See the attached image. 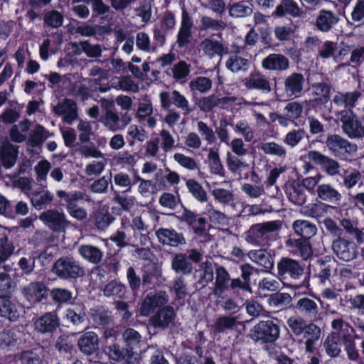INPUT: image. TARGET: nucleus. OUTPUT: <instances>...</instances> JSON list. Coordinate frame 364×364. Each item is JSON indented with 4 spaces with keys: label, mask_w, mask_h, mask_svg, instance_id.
Wrapping results in <instances>:
<instances>
[{
    "label": "nucleus",
    "mask_w": 364,
    "mask_h": 364,
    "mask_svg": "<svg viewBox=\"0 0 364 364\" xmlns=\"http://www.w3.org/2000/svg\"><path fill=\"white\" fill-rule=\"evenodd\" d=\"M100 103L102 109L100 122L106 129L112 132H120L132 122V116L127 112L119 114L114 109V100L101 98Z\"/></svg>",
    "instance_id": "obj_1"
},
{
    "label": "nucleus",
    "mask_w": 364,
    "mask_h": 364,
    "mask_svg": "<svg viewBox=\"0 0 364 364\" xmlns=\"http://www.w3.org/2000/svg\"><path fill=\"white\" fill-rule=\"evenodd\" d=\"M287 325L292 333L296 336L303 335L305 341V350L312 353L314 345L321 336L320 328L314 323H306V321L300 316H291L288 318Z\"/></svg>",
    "instance_id": "obj_2"
},
{
    "label": "nucleus",
    "mask_w": 364,
    "mask_h": 364,
    "mask_svg": "<svg viewBox=\"0 0 364 364\" xmlns=\"http://www.w3.org/2000/svg\"><path fill=\"white\" fill-rule=\"evenodd\" d=\"M282 227L280 220H272L251 225L245 232V242L255 247L266 245L270 234L279 232Z\"/></svg>",
    "instance_id": "obj_3"
},
{
    "label": "nucleus",
    "mask_w": 364,
    "mask_h": 364,
    "mask_svg": "<svg viewBox=\"0 0 364 364\" xmlns=\"http://www.w3.org/2000/svg\"><path fill=\"white\" fill-rule=\"evenodd\" d=\"M50 272L63 279H77L85 275V268L73 257H63L57 259Z\"/></svg>",
    "instance_id": "obj_4"
},
{
    "label": "nucleus",
    "mask_w": 364,
    "mask_h": 364,
    "mask_svg": "<svg viewBox=\"0 0 364 364\" xmlns=\"http://www.w3.org/2000/svg\"><path fill=\"white\" fill-rule=\"evenodd\" d=\"M326 146L328 151L336 158L347 159L353 156L358 151L355 144L350 142L339 134H331L326 136Z\"/></svg>",
    "instance_id": "obj_5"
},
{
    "label": "nucleus",
    "mask_w": 364,
    "mask_h": 364,
    "mask_svg": "<svg viewBox=\"0 0 364 364\" xmlns=\"http://www.w3.org/2000/svg\"><path fill=\"white\" fill-rule=\"evenodd\" d=\"M279 326L273 321H261L254 326L250 336L255 341L273 343L279 337Z\"/></svg>",
    "instance_id": "obj_6"
},
{
    "label": "nucleus",
    "mask_w": 364,
    "mask_h": 364,
    "mask_svg": "<svg viewBox=\"0 0 364 364\" xmlns=\"http://www.w3.org/2000/svg\"><path fill=\"white\" fill-rule=\"evenodd\" d=\"M305 83L304 76L299 73H293L286 77L281 93L276 90L277 95L281 100H289L301 95Z\"/></svg>",
    "instance_id": "obj_7"
},
{
    "label": "nucleus",
    "mask_w": 364,
    "mask_h": 364,
    "mask_svg": "<svg viewBox=\"0 0 364 364\" xmlns=\"http://www.w3.org/2000/svg\"><path fill=\"white\" fill-rule=\"evenodd\" d=\"M277 275L284 279L299 280L304 274V265L299 261L283 257L277 262Z\"/></svg>",
    "instance_id": "obj_8"
},
{
    "label": "nucleus",
    "mask_w": 364,
    "mask_h": 364,
    "mask_svg": "<svg viewBox=\"0 0 364 364\" xmlns=\"http://www.w3.org/2000/svg\"><path fill=\"white\" fill-rule=\"evenodd\" d=\"M169 296L165 291H155L147 294L144 298L140 309V314L143 316H149L155 309L162 308L168 304Z\"/></svg>",
    "instance_id": "obj_9"
},
{
    "label": "nucleus",
    "mask_w": 364,
    "mask_h": 364,
    "mask_svg": "<svg viewBox=\"0 0 364 364\" xmlns=\"http://www.w3.org/2000/svg\"><path fill=\"white\" fill-rule=\"evenodd\" d=\"M341 122L343 132L350 139H361L364 136V126L353 112L341 111Z\"/></svg>",
    "instance_id": "obj_10"
},
{
    "label": "nucleus",
    "mask_w": 364,
    "mask_h": 364,
    "mask_svg": "<svg viewBox=\"0 0 364 364\" xmlns=\"http://www.w3.org/2000/svg\"><path fill=\"white\" fill-rule=\"evenodd\" d=\"M193 26V21L189 13L186 9L183 8L181 21L176 39L178 48H185L191 43L193 38L192 29Z\"/></svg>",
    "instance_id": "obj_11"
},
{
    "label": "nucleus",
    "mask_w": 364,
    "mask_h": 364,
    "mask_svg": "<svg viewBox=\"0 0 364 364\" xmlns=\"http://www.w3.org/2000/svg\"><path fill=\"white\" fill-rule=\"evenodd\" d=\"M176 316L173 306L166 305L159 310L149 318V323L154 328L164 330L171 324Z\"/></svg>",
    "instance_id": "obj_12"
},
{
    "label": "nucleus",
    "mask_w": 364,
    "mask_h": 364,
    "mask_svg": "<svg viewBox=\"0 0 364 364\" xmlns=\"http://www.w3.org/2000/svg\"><path fill=\"white\" fill-rule=\"evenodd\" d=\"M91 311V316L95 323L105 329V337L107 338L111 337L114 334V326L111 311L102 307L92 309Z\"/></svg>",
    "instance_id": "obj_13"
},
{
    "label": "nucleus",
    "mask_w": 364,
    "mask_h": 364,
    "mask_svg": "<svg viewBox=\"0 0 364 364\" xmlns=\"http://www.w3.org/2000/svg\"><path fill=\"white\" fill-rule=\"evenodd\" d=\"M308 158L316 164L319 165L331 176L339 174L340 164L333 159L323 155L318 151H310Z\"/></svg>",
    "instance_id": "obj_14"
},
{
    "label": "nucleus",
    "mask_w": 364,
    "mask_h": 364,
    "mask_svg": "<svg viewBox=\"0 0 364 364\" xmlns=\"http://www.w3.org/2000/svg\"><path fill=\"white\" fill-rule=\"evenodd\" d=\"M272 15L277 18L289 16L294 18H300L304 16L305 11L294 0H281Z\"/></svg>",
    "instance_id": "obj_15"
},
{
    "label": "nucleus",
    "mask_w": 364,
    "mask_h": 364,
    "mask_svg": "<svg viewBox=\"0 0 364 364\" xmlns=\"http://www.w3.org/2000/svg\"><path fill=\"white\" fill-rule=\"evenodd\" d=\"M285 246L294 255H299L304 260H307L313 255L310 240L289 237Z\"/></svg>",
    "instance_id": "obj_16"
},
{
    "label": "nucleus",
    "mask_w": 364,
    "mask_h": 364,
    "mask_svg": "<svg viewBox=\"0 0 364 364\" xmlns=\"http://www.w3.org/2000/svg\"><path fill=\"white\" fill-rule=\"evenodd\" d=\"M156 235L164 245L177 247L186 244L184 235L172 228H159L156 231Z\"/></svg>",
    "instance_id": "obj_17"
},
{
    "label": "nucleus",
    "mask_w": 364,
    "mask_h": 364,
    "mask_svg": "<svg viewBox=\"0 0 364 364\" xmlns=\"http://www.w3.org/2000/svg\"><path fill=\"white\" fill-rule=\"evenodd\" d=\"M199 47L203 53L210 59L216 56L221 58L229 53L228 47L221 41L210 38L203 39L200 43Z\"/></svg>",
    "instance_id": "obj_18"
},
{
    "label": "nucleus",
    "mask_w": 364,
    "mask_h": 364,
    "mask_svg": "<svg viewBox=\"0 0 364 364\" xmlns=\"http://www.w3.org/2000/svg\"><path fill=\"white\" fill-rule=\"evenodd\" d=\"M332 249L336 256L343 261L348 262L356 257L355 245L342 237L333 241Z\"/></svg>",
    "instance_id": "obj_19"
},
{
    "label": "nucleus",
    "mask_w": 364,
    "mask_h": 364,
    "mask_svg": "<svg viewBox=\"0 0 364 364\" xmlns=\"http://www.w3.org/2000/svg\"><path fill=\"white\" fill-rule=\"evenodd\" d=\"M262 68L269 71L284 72L289 68V58L283 54L272 53L262 60Z\"/></svg>",
    "instance_id": "obj_20"
},
{
    "label": "nucleus",
    "mask_w": 364,
    "mask_h": 364,
    "mask_svg": "<svg viewBox=\"0 0 364 364\" xmlns=\"http://www.w3.org/2000/svg\"><path fill=\"white\" fill-rule=\"evenodd\" d=\"M318 301H320L318 297H315L314 299L306 296L301 297L297 301L295 309L304 316L316 319L320 315Z\"/></svg>",
    "instance_id": "obj_21"
},
{
    "label": "nucleus",
    "mask_w": 364,
    "mask_h": 364,
    "mask_svg": "<svg viewBox=\"0 0 364 364\" xmlns=\"http://www.w3.org/2000/svg\"><path fill=\"white\" fill-rule=\"evenodd\" d=\"M99 337L93 331L84 333L77 340V346L80 351L85 355H92L99 350Z\"/></svg>",
    "instance_id": "obj_22"
},
{
    "label": "nucleus",
    "mask_w": 364,
    "mask_h": 364,
    "mask_svg": "<svg viewBox=\"0 0 364 364\" xmlns=\"http://www.w3.org/2000/svg\"><path fill=\"white\" fill-rule=\"evenodd\" d=\"M53 112L56 114L63 115V121L68 124H71L78 117L77 105L70 99H65L63 102L54 106Z\"/></svg>",
    "instance_id": "obj_23"
},
{
    "label": "nucleus",
    "mask_w": 364,
    "mask_h": 364,
    "mask_svg": "<svg viewBox=\"0 0 364 364\" xmlns=\"http://www.w3.org/2000/svg\"><path fill=\"white\" fill-rule=\"evenodd\" d=\"M196 274H198V280L194 284V287L197 291H199L206 287L209 283L213 281L214 268L213 262L210 260L202 262Z\"/></svg>",
    "instance_id": "obj_24"
},
{
    "label": "nucleus",
    "mask_w": 364,
    "mask_h": 364,
    "mask_svg": "<svg viewBox=\"0 0 364 364\" xmlns=\"http://www.w3.org/2000/svg\"><path fill=\"white\" fill-rule=\"evenodd\" d=\"M361 97V92L358 90L353 92H338L333 99V102L338 107L345 108L347 112H352L355 103Z\"/></svg>",
    "instance_id": "obj_25"
},
{
    "label": "nucleus",
    "mask_w": 364,
    "mask_h": 364,
    "mask_svg": "<svg viewBox=\"0 0 364 364\" xmlns=\"http://www.w3.org/2000/svg\"><path fill=\"white\" fill-rule=\"evenodd\" d=\"M244 85L249 90H259L264 93L272 91L269 80L259 72L252 73L248 78L245 80Z\"/></svg>",
    "instance_id": "obj_26"
},
{
    "label": "nucleus",
    "mask_w": 364,
    "mask_h": 364,
    "mask_svg": "<svg viewBox=\"0 0 364 364\" xmlns=\"http://www.w3.org/2000/svg\"><path fill=\"white\" fill-rule=\"evenodd\" d=\"M171 269L176 274L189 275L193 272L192 262L188 260L186 253L179 252L174 254L171 261Z\"/></svg>",
    "instance_id": "obj_27"
},
{
    "label": "nucleus",
    "mask_w": 364,
    "mask_h": 364,
    "mask_svg": "<svg viewBox=\"0 0 364 364\" xmlns=\"http://www.w3.org/2000/svg\"><path fill=\"white\" fill-rule=\"evenodd\" d=\"M215 274V282L213 292L215 296H220L229 289L231 278L229 272L223 266H217Z\"/></svg>",
    "instance_id": "obj_28"
},
{
    "label": "nucleus",
    "mask_w": 364,
    "mask_h": 364,
    "mask_svg": "<svg viewBox=\"0 0 364 364\" xmlns=\"http://www.w3.org/2000/svg\"><path fill=\"white\" fill-rule=\"evenodd\" d=\"M247 257L254 263L264 269L271 270L274 267V259L265 249L252 250L248 252Z\"/></svg>",
    "instance_id": "obj_29"
},
{
    "label": "nucleus",
    "mask_w": 364,
    "mask_h": 364,
    "mask_svg": "<svg viewBox=\"0 0 364 364\" xmlns=\"http://www.w3.org/2000/svg\"><path fill=\"white\" fill-rule=\"evenodd\" d=\"M17 156V146L9 142H4L0 146V161L5 168H11L14 166Z\"/></svg>",
    "instance_id": "obj_30"
},
{
    "label": "nucleus",
    "mask_w": 364,
    "mask_h": 364,
    "mask_svg": "<svg viewBox=\"0 0 364 364\" xmlns=\"http://www.w3.org/2000/svg\"><path fill=\"white\" fill-rule=\"evenodd\" d=\"M338 21V17L333 12L322 9L316 17V26L321 32H328Z\"/></svg>",
    "instance_id": "obj_31"
},
{
    "label": "nucleus",
    "mask_w": 364,
    "mask_h": 364,
    "mask_svg": "<svg viewBox=\"0 0 364 364\" xmlns=\"http://www.w3.org/2000/svg\"><path fill=\"white\" fill-rule=\"evenodd\" d=\"M292 229L299 238L310 240L317 232L315 224L306 220H296L292 223Z\"/></svg>",
    "instance_id": "obj_32"
},
{
    "label": "nucleus",
    "mask_w": 364,
    "mask_h": 364,
    "mask_svg": "<svg viewBox=\"0 0 364 364\" xmlns=\"http://www.w3.org/2000/svg\"><path fill=\"white\" fill-rule=\"evenodd\" d=\"M316 194L321 200L335 205H338L341 199V194L330 184L318 186Z\"/></svg>",
    "instance_id": "obj_33"
},
{
    "label": "nucleus",
    "mask_w": 364,
    "mask_h": 364,
    "mask_svg": "<svg viewBox=\"0 0 364 364\" xmlns=\"http://www.w3.org/2000/svg\"><path fill=\"white\" fill-rule=\"evenodd\" d=\"M249 67L250 60L237 54H231L225 61V68L232 73H246Z\"/></svg>",
    "instance_id": "obj_34"
},
{
    "label": "nucleus",
    "mask_w": 364,
    "mask_h": 364,
    "mask_svg": "<svg viewBox=\"0 0 364 364\" xmlns=\"http://www.w3.org/2000/svg\"><path fill=\"white\" fill-rule=\"evenodd\" d=\"M314 102L317 105H324L330 100L331 85L325 82L312 85Z\"/></svg>",
    "instance_id": "obj_35"
},
{
    "label": "nucleus",
    "mask_w": 364,
    "mask_h": 364,
    "mask_svg": "<svg viewBox=\"0 0 364 364\" xmlns=\"http://www.w3.org/2000/svg\"><path fill=\"white\" fill-rule=\"evenodd\" d=\"M78 253L86 261L93 264L100 263L103 258V252L92 245H82L78 248Z\"/></svg>",
    "instance_id": "obj_36"
},
{
    "label": "nucleus",
    "mask_w": 364,
    "mask_h": 364,
    "mask_svg": "<svg viewBox=\"0 0 364 364\" xmlns=\"http://www.w3.org/2000/svg\"><path fill=\"white\" fill-rule=\"evenodd\" d=\"M47 225L55 232H63L68 223L63 212L52 210L47 211Z\"/></svg>",
    "instance_id": "obj_37"
},
{
    "label": "nucleus",
    "mask_w": 364,
    "mask_h": 364,
    "mask_svg": "<svg viewBox=\"0 0 364 364\" xmlns=\"http://www.w3.org/2000/svg\"><path fill=\"white\" fill-rule=\"evenodd\" d=\"M22 293L31 302L40 301L46 293V287L43 282H31L23 288Z\"/></svg>",
    "instance_id": "obj_38"
},
{
    "label": "nucleus",
    "mask_w": 364,
    "mask_h": 364,
    "mask_svg": "<svg viewBox=\"0 0 364 364\" xmlns=\"http://www.w3.org/2000/svg\"><path fill=\"white\" fill-rule=\"evenodd\" d=\"M331 328L333 331L328 335L329 336H336L338 339L343 341H349L352 337L349 333V325L342 318H335L331 321Z\"/></svg>",
    "instance_id": "obj_39"
},
{
    "label": "nucleus",
    "mask_w": 364,
    "mask_h": 364,
    "mask_svg": "<svg viewBox=\"0 0 364 364\" xmlns=\"http://www.w3.org/2000/svg\"><path fill=\"white\" fill-rule=\"evenodd\" d=\"M66 317L68 320L75 326L82 327L86 318L85 306L82 304H77L67 309Z\"/></svg>",
    "instance_id": "obj_40"
},
{
    "label": "nucleus",
    "mask_w": 364,
    "mask_h": 364,
    "mask_svg": "<svg viewBox=\"0 0 364 364\" xmlns=\"http://www.w3.org/2000/svg\"><path fill=\"white\" fill-rule=\"evenodd\" d=\"M0 315L11 321L16 320L18 312L16 304L6 295H0Z\"/></svg>",
    "instance_id": "obj_41"
},
{
    "label": "nucleus",
    "mask_w": 364,
    "mask_h": 364,
    "mask_svg": "<svg viewBox=\"0 0 364 364\" xmlns=\"http://www.w3.org/2000/svg\"><path fill=\"white\" fill-rule=\"evenodd\" d=\"M126 287L117 280H112L107 283L103 289V294L107 297H114L119 299L126 297Z\"/></svg>",
    "instance_id": "obj_42"
},
{
    "label": "nucleus",
    "mask_w": 364,
    "mask_h": 364,
    "mask_svg": "<svg viewBox=\"0 0 364 364\" xmlns=\"http://www.w3.org/2000/svg\"><path fill=\"white\" fill-rule=\"evenodd\" d=\"M289 200L298 205H302L306 200L304 189L299 183H292L286 188Z\"/></svg>",
    "instance_id": "obj_43"
},
{
    "label": "nucleus",
    "mask_w": 364,
    "mask_h": 364,
    "mask_svg": "<svg viewBox=\"0 0 364 364\" xmlns=\"http://www.w3.org/2000/svg\"><path fill=\"white\" fill-rule=\"evenodd\" d=\"M291 300L289 293L277 291L269 295L267 302L273 308L284 309L291 304Z\"/></svg>",
    "instance_id": "obj_44"
},
{
    "label": "nucleus",
    "mask_w": 364,
    "mask_h": 364,
    "mask_svg": "<svg viewBox=\"0 0 364 364\" xmlns=\"http://www.w3.org/2000/svg\"><path fill=\"white\" fill-rule=\"evenodd\" d=\"M186 186L193 197L200 203L208 200V194L203 187L194 179H186Z\"/></svg>",
    "instance_id": "obj_45"
},
{
    "label": "nucleus",
    "mask_w": 364,
    "mask_h": 364,
    "mask_svg": "<svg viewBox=\"0 0 364 364\" xmlns=\"http://www.w3.org/2000/svg\"><path fill=\"white\" fill-rule=\"evenodd\" d=\"M229 15L233 18H245L250 16L252 8L245 1H241L230 5L228 8Z\"/></svg>",
    "instance_id": "obj_46"
},
{
    "label": "nucleus",
    "mask_w": 364,
    "mask_h": 364,
    "mask_svg": "<svg viewBox=\"0 0 364 364\" xmlns=\"http://www.w3.org/2000/svg\"><path fill=\"white\" fill-rule=\"evenodd\" d=\"M237 323L236 317L223 316L216 319L213 328L215 333H225L228 330L233 329Z\"/></svg>",
    "instance_id": "obj_47"
},
{
    "label": "nucleus",
    "mask_w": 364,
    "mask_h": 364,
    "mask_svg": "<svg viewBox=\"0 0 364 364\" xmlns=\"http://www.w3.org/2000/svg\"><path fill=\"white\" fill-rule=\"evenodd\" d=\"M134 14L135 17L139 18L141 21L146 24L151 21L152 17V6L149 1L145 0L134 8Z\"/></svg>",
    "instance_id": "obj_48"
},
{
    "label": "nucleus",
    "mask_w": 364,
    "mask_h": 364,
    "mask_svg": "<svg viewBox=\"0 0 364 364\" xmlns=\"http://www.w3.org/2000/svg\"><path fill=\"white\" fill-rule=\"evenodd\" d=\"M260 149L265 154L274 156L280 159H284L287 156L286 148L275 141L262 143Z\"/></svg>",
    "instance_id": "obj_49"
},
{
    "label": "nucleus",
    "mask_w": 364,
    "mask_h": 364,
    "mask_svg": "<svg viewBox=\"0 0 364 364\" xmlns=\"http://www.w3.org/2000/svg\"><path fill=\"white\" fill-rule=\"evenodd\" d=\"M341 341L342 340L338 339L336 336H327L323 343V347L329 357L336 358L340 355L341 352Z\"/></svg>",
    "instance_id": "obj_50"
},
{
    "label": "nucleus",
    "mask_w": 364,
    "mask_h": 364,
    "mask_svg": "<svg viewBox=\"0 0 364 364\" xmlns=\"http://www.w3.org/2000/svg\"><path fill=\"white\" fill-rule=\"evenodd\" d=\"M212 80L206 77H196L189 82V87L192 92L198 91L200 93H206L212 88Z\"/></svg>",
    "instance_id": "obj_51"
},
{
    "label": "nucleus",
    "mask_w": 364,
    "mask_h": 364,
    "mask_svg": "<svg viewBox=\"0 0 364 364\" xmlns=\"http://www.w3.org/2000/svg\"><path fill=\"white\" fill-rule=\"evenodd\" d=\"M306 136L307 134L304 129H292L287 133L283 141L287 146L294 148L299 145Z\"/></svg>",
    "instance_id": "obj_52"
},
{
    "label": "nucleus",
    "mask_w": 364,
    "mask_h": 364,
    "mask_svg": "<svg viewBox=\"0 0 364 364\" xmlns=\"http://www.w3.org/2000/svg\"><path fill=\"white\" fill-rule=\"evenodd\" d=\"M114 219V217L107 210H98L94 214L95 225L100 230H105Z\"/></svg>",
    "instance_id": "obj_53"
},
{
    "label": "nucleus",
    "mask_w": 364,
    "mask_h": 364,
    "mask_svg": "<svg viewBox=\"0 0 364 364\" xmlns=\"http://www.w3.org/2000/svg\"><path fill=\"white\" fill-rule=\"evenodd\" d=\"M300 213L306 217L319 218L326 213L324 204L310 203L303 206Z\"/></svg>",
    "instance_id": "obj_54"
},
{
    "label": "nucleus",
    "mask_w": 364,
    "mask_h": 364,
    "mask_svg": "<svg viewBox=\"0 0 364 364\" xmlns=\"http://www.w3.org/2000/svg\"><path fill=\"white\" fill-rule=\"evenodd\" d=\"M111 87L125 92H137L139 91L138 85L128 76L121 77L117 82H112Z\"/></svg>",
    "instance_id": "obj_55"
},
{
    "label": "nucleus",
    "mask_w": 364,
    "mask_h": 364,
    "mask_svg": "<svg viewBox=\"0 0 364 364\" xmlns=\"http://www.w3.org/2000/svg\"><path fill=\"white\" fill-rule=\"evenodd\" d=\"M21 107L18 105L6 108L0 114V122L5 124H12L21 117Z\"/></svg>",
    "instance_id": "obj_56"
},
{
    "label": "nucleus",
    "mask_w": 364,
    "mask_h": 364,
    "mask_svg": "<svg viewBox=\"0 0 364 364\" xmlns=\"http://www.w3.org/2000/svg\"><path fill=\"white\" fill-rule=\"evenodd\" d=\"M173 160L182 168L188 171H194L199 169L198 163L193 158L186 156L183 154H174Z\"/></svg>",
    "instance_id": "obj_57"
},
{
    "label": "nucleus",
    "mask_w": 364,
    "mask_h": 364,
    "mask_svg": "<svg viewBox=\"0 0 364 364\" xmlns=\"http://www.w3.org/2000/svg\"><path fill=\"white\" fill-rule=\"evenodd\" d=\"M173 105L177 108L182 109L184 114H189L193 112V109L190 105L189 101L186 97L177 90L172 91Z\"/></svg>",
    "instance_id": "obj_58"
},
{
    "label": "nucleus",
    "mask_w": 364,
    "mask_h": 364,
    "mask_svg": "<svg viewBox=\"0 0 364 364\" xmlns=\"http://www.w3.org/2000/svg\"><path fill=\"white\" fill-rule=\"evenodd\" d=\"M180 203L178 196L168 192L163 193L159 198V205L164 208L169 210H173Z\"/></svg>",
    "instance_id": "obj_59"
},
{
    "label": "nucleus",
    "mask_w": 364,
    "mask_h": 364,
    "mask_svg": "<svg viewBox=\"0 0 364 364\" xmlns=\"http://www.w3.org/2000/svg\"><path fill=\"white\" fill-rule=\"evenodd\" d=\"M211 194L215 200L223 205L230 204L234 200V194L231 190L215 188L211 191Z\"/></svg>",
    "instance_id": "obj_60"
},
{
    "label": "nucleus",
    "mask_w": 364,
    "mask_h": 364,
    "mask_svg": "<svg viewBox=\"0 0 364 364\" xmlns=\"http://www.w3.org/2000/svg\"><path fill=\"white\" fill-rule=\"evenodd\" d=\"M208 161L211 172L214 174L223 176L224 173L223 166L220 161L219 154L213 149L209 150Z\"/></svg>",
    "instance_id": "obj_61"
},
{
    "label": "nucleus",
    "mask_w": 364,
    "mask_h": 364,
    "mask_svg": "<svg viewBox=\"0 0 364 364\" xmlns=\"http://www.w3.org/2000/svg\"><path fill=\"white\" fill-rule=\"evenodd\" d=\"M198 106L200 111L203 112H210L216 107H220V97L213 94L204 97L198 101Z\"/></svg>",
    "instance_id": "obj_62"
},
{
    "label": "nucleus",
    "mask_w": 364,
    "mask_h": 364,
    "mask_svg": "<svg viewBox=\"0 0 364 364\" xmlns=\"http://www.w3.org/2000/svg\"><path fill=\"white\" fill-rule=\"evenodd\" d=\"M122 338L127 346L132 349L136 348L141 341V334L131 328L126 329L123 332Z\"/></svg>",
    "instance_id": "obj_63"
},
{
    "label": "nucleus",
    "mask_w": 364,
    "mask_h": 364,
    "mask_svg": "<svg viewBox=\"0 0 364 364\" xmlns=\"http://www.w3.org/2000/svg\"><path fill=\"white\" fill-rule=\"evenodd\" d=\"M358 183H362V175L356 169L352 171H346L343 174V186L347 189H350L355 186Z\"/></svg>",
    "instance_id": "obj_64"
}]
</instances>
